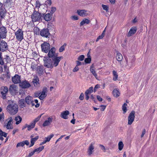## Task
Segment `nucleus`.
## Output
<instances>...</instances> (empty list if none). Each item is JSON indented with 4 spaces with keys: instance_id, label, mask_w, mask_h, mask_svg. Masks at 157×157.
I'll list each match as a JSON object with an SVG mask.
<instances>
[{
    "instance_id": "obj_1",
    "label": "nucleus",
    "mask_w": 157,
    "mask_h": 157,
    "mask_svg": "<svg viewBox=\"0 0 157 157\" xmlns=\"http://www.w3.org/2000/svg\"><path fill=\"white\" fill-rule=\"evenodd\" d=\"M62 56L55 57L52 58V60L48 57H44L43 60L44 62V66L48 68H52L54 67H56L60 60L62 59Z\"/></svg>"
},
{
    "instance_id": "obj_2",
    "label": "nucleus",
    "mask_w": 157,
    "mask_h": 157,
    "mask_svg": "<svg viewBox=\"0 0 157 157\" xmlns=\"http://www.w3.org/2000/svg\"><path fill=\"white\" fill-rule=\"evenodd\" d=\"M7 110L11 114L14 115L18 111V105L15 102H12L8 105L7 108Z\"/></svg>"
},
{
    "instance_id": "obj_3",
    "label": "nucleus",
    "mask_w": 157,
    "mask_h": 157,
    "mask_svg": "<svg viewBox=\"0 0 157 157\" xmlns=\"http://www.w3.org/2000/svg\"><path fill=\"white\" fill-rule=\"evenodd\" d=\"M10 61V59L8 56H6V58L2 59V53L0 52V64L4 65V69L7 68V63Z\"/></svg>"
},
{
    "instance_id": "obj_4",
    "label": "nucleus",
    "mask_w": 157,
    "mask_h": 157,
    "mask_svg": "<svg viewBox=\"0 0 157 157\" xmlns=\"http://www.w3.org/2000/svg\"><path fill=\"white\" fill-rule=\"evenodd\" d=\"M41 14L37 11L34 12L31 16L32 20L33 22H39L41 20Z\"/></svg>"
},
{
    "instance_id": "obj_5",
    "label": "nucleus",
    "mask_w": 157,
    "mask_h": 157,
    "mask_svg": "<svg viewBox=\"0 0 157 157\" xmlns=\"http://www.w3.org/2000/svg\"><path fill=\"white\" fill-rule=\"evenodd\" d=\"M15 35L18 41H21L23 38V32L21 29H18Z\"/></svg>"
},
{
    "instance_id": "obj_6",
    "label": "nucleus",
    "mask_w": 157,
    "mask_h": 157,
    "mask_svg": "<svg viewBox=\"0 0 157 157\" xmlns=\"http://www.w3.org/2000/svg\"><path fill=\"white\" fill-rule=\"evenodd\" d=\"M42 51L47 53L48 52L50 49V44L46 42H44L41 45Z\"/></svg>"
},
{
    "instance_id": "obj_7",
    "label": "nucleus",
    "mask_w": 157,
    "mask_h": 157,
    "mask_svg": "<svg viewBox=\"0 0 157 157\" xmlns=\"http://www.w3.org/2000/svg\"><path fill=\"white\" fill-rule=\"evenodd\" d=\"M77 13L82 17H86L90 14V12L85 10H77Z\"/></svg>"
},
{
    "instance_id": "obj_8",
    "label": "nucleus",
    "mask_w": 157,
    "mask_h": 157,
    "mask_svg": "<svg viewBox=\"0 0 157 157\" xmlns=\"http://www.w3.org/2000/svg\"><path fill=\"white\" fill-rule=\"evenodd\" d=\"M9 91L12 94H15L18 93V88L15 85L12 84L10 86L9 89Z\"/></svg>"
},
{
    "instance_id": "obj_9",
    "label": "nucleus",
    "mask_w": 157,
    "mask_h": 157,
    "mask_svg": "<svg viewBox=\"0 0 157 157\" xmlns=\"http://www.w3.org/2000/svg\"><path fill=\"white\" fill-rule=\"evenodd\" d=\"M94 142H92L90 145L87 149V153L89 155H91L94 152Z\"/></svg>"
},
{
    "instance_id": "obj_10",
    "label": "nucleus",
    "mask_w": 157,
    "mask_h": 157,
    "mask_svg": "<svg viewBox=\"0 0 157 157\" xmlns=\"http://www.w3.org/2000/svg\"><path fill=\"white\" fill-rule=\"evenodd\" d=\"M135 112L132 111L129 115L128 119V124L131 125L134 121L135 118Z\"/></svg>"
},
{
    "instance_id": "obj_11",
    "label": "nucleus",
    "mask_w": 157,
    "mask_h": 157,
    "mask_svg": "<svg viewBox=\"0 0 157 157\" xmlns=\"http://www.w3.org/2000/svg\"><path fill=\"white\" fill-rule=\"evenodd\" d=\"M56 49L54 48H52L51 49H50L48 52V56L49 57H48L50 58L53 57V58L57 57V55L56 53Z\"/></svg>"
},
{
    "instance_id": "obj_12",
    "label": "nucleus",
    "mask_w": 157,
    "mask_h": 157,
    "mask_svg": "<svg viewBox=\"0 0 157 157\" xmlns=\"http://www.w3.org/2000/svg\"><path fill=\"white\" fill-rule=\"evenodd\" d=\"M48 90L46 87H44L41 92H40V95L39 98L40 100H43L46 98L47 95Z\"/></svg>"
},
{
    "instance_id": "obj_13",
    "label": "nucleus",
    "mask_w": 157,
    "mask_h": 157,
    "mask_svg": "<svg viewBox=\"0 0 157 157\" xmlns=\"http://www.w3.org/2000/svg\"><path fill=\"white\" fill-rule=\"evenodd\" d=\"M8 47L7 43L5 41H2L0 44V51H5L8 49Z\"/></svg>"
},
{
    "instance_id": "obj_14",
    "label": "nucleus",
    "mask_w": 157,
    "mask_h": 157,
    "mask_svg": "<svg viewBox=\"0 0 157 157\" xmlns=\"http://www.w3.org/2000/svg\"><path fill=\"white\" fill-rule=\"evenodd\" d=\"M7 32L6 29L5 27L3 26L0 27V35L2 38H4L6 37Z\"/></svg>"
},
{
    "instance_id": "obj_15",
    "label": "nucleus",
    "mask_w": 157,
    "mask_h": 157,
    "mask_svg": "<svg viewBox=\"0 0 157 157\" xmlns=\"http://www.w3.org/2000/svg\"><path fill=\"white\" fill-rule=\"evenodd\" d=\"M1 94L2 97L3 99H5L6 94L8 91V88L6 86L2 87H1Z\"/></svg>"
},
{
    "instance_id": "obj_16",
    "label": "nucleus",
    "mask_w": 157,
    "mask_h": 157,
    "mask_svg": "<svg viewBox=\"0 0 157 157\" xmlns=\"http://www.w3.org/2000/svg\"><path fill=\"white\" fill-rule=\"evenodd\" d=\"M7 123L6 124V127L7 129H11L13 128L12 124L13 123L12 121L13 120L11 117H9L7 120Z\"/></svg>"
},
{
    "instance_id": "obj_17",
    "label": "nucleus",
    "mask_w": 157,
    "mask_h": 157,
    "mask_svg": "<svg viewBox=\"0 0 157 157\" xmlns=\"http://www.w3.org/2000/svg\"><path fill=\"white\" fill-rule=\"evenodd\" d=\"M40 34L42 36L46 37H48V36L50 35V33L49 31L47 29H44L41 30L40 32Z\"/></svg>"
},
{
    "instance_id": "obj_18",
    "label": "nucleus",
    "mask_w": 157,
    "mask_h": 157,
    "mask_svg": "<svg viewBox=\"0 0 157 157\" xmlns=\"http://www.w3.org/2000/svg\"><path fill=\"white\" fill-rule=\"evenodd\" d=\"M52 118L51 117H48L44 122L43 126L44 127L49 126L52 121Z\"/></svg>"
},
{
    "instance_id": "obj_19",
    "label": "nucleus",
    "mask_w": 157,
    "mask_h": 157,
    "mask_svg": "<svg viewBox=\"0 0 157 157\" xmlns=\"http://www.w3.org/2000/svg\"><path fill=\"white\" fill-rule=\"evenodd\" d=\"M35 125L32 122L29 125L27 124H25L24 126H23L22 130H24L27 128L28 130V131H30L34 128Z\"/></svg>"
},
{
    "instance_id": "obj_20",
    "label": "nucleus",
    "mask_w": 157,
    "mask_h": 157,
    "mask_svg": "<svg viewBox=\"0 0 157 157\" xmlns=\"http://www.w3.org/2000/svg\"><path fill=\"white\" fill-rule=\"evenodd\" d=\"M12 80L13 82L15 84L18 83L21 81L20 77L17 75H16L13 77Z\"/></svg>"
},
{
    "instance_id": "obj_21",
    "label": "nucleus",
    "mask_w": 157,
    "mask_h": 157,
    "mask_svg": "<svg viewBox=\"0 0 157 157\" xmlns=\"http://www.w3.org/2000/svg\"><path fill=\"white\" fill-rule=\"evenodd\" d=\"M20 86L22 88H26L29 87L31 85L29 83L26 81H23L21 82Z\"/></svg>"
},
{
    "instance_id": "obj_22",
    "label": "nucleus",
    "mask_w": 157,
    "mask_h": 157,
    "mask_svg": "<svg viewBox=\"0 0 157 157\" xmlns=\"http://www.w3.org/2000/svg\"><path fill=\"white\" fill-rule=\"evenodd\" d=\"M26 102L28 105L32 104V106L35 105L33 100V98L30 96H28L25 98Z\"/></svg>"
},
{
    "instance_id": "obj_23",
    "label": "nucleus",
    "mask_w": 157,
    "mask_h": 157,
    "mask_svg": "<svg viewBox=\"0 0 157 157\" xmlns=\"http://www.w3.org/2000/svg\"><path fill=\"white\" fill-rule=\"evenodd\" d=\"M137 29L136 27H132L130 30L127 34V36L130 37L134 34L136 32Z\"/></svg>"
},
{
    "instance_id": "obj_24",
    "label": "nucleus",
    "mask_w": 157,
    "mask_h": 157,
    "mask_svg": "<svg viewBox=\"0 0 157 157\" xmlns=\"http://www.w3.org/2000/svg\"><path fill=\"white\" fill-rule=\"evenodd\" d=\"M90 71L93 75L97 79H98L97 77V74L96 73L95 71V69L94 66L93 64H92L90 67Z\"/></svg>"
},
{
    "instance_id": "obj_25",
    "label": "nucleus",
    "mask_w": 157,
    "mask_h": 157,
    "mask_svg": "<svg viewBox=\"0 0 157 157\" xmlns=\"http://www.w3.org/2000/svg\"><path fill=\"white\" fill-rule=\"evenodd\" d=\"M69 114V111L67 110L64 111H63L60 114V117H61L66 119L68 118L67 115Z\"/></svg>"
},
{
    "instance_id": "obj_26",
    "label": "nucleus",
    "mask_w": 157,
    "mask_h": 157,
    "mask_svg": "<svg viewBox=\"0 0 157 157\" xmlns=\"http://www.w3.org/2000/svg\"><path fill=\"white\" fill-rule=\"evenodd\" d=\"M113 94L114 97L117 98L120 96V92L118 89H115L113 91Z\"/></svg>"
},
{
    "instance_id": "obj_27",
    "label": "nucleus",
    "mask_w": 157,
    "mask_h": 157,
    "mask_svg": "<svg viewBox=\"0 0 157 157\" xmlns=\"http://www.w3.org/2000/svg\"><path fill=\"white\" fill-rule=\"evenodd\" d=\"M30 137L31 138V145L30 146V147L34 145L35 142L39 138V136H36L34 138H33V135H31Z\"/></svg>"
},
{
    "instance_id": "obj_28",
    "label": "nucleus",
    "mask_w": 157,
    "mask_h": 157,
    "mask_svg": "<svg viewBox=\"0 0 157 157\" xmlns=\"http://www.w3.org/2000/svg\"><path fill=\"white\" fill-rule=\"evenodd\" d=\"M38 82L39 79L37 77H36L33 79L32 82L35 87H37L39 86V83Z\"/></svg>"
},
{
    "instance_id": "obj_29",
    "label": "nucleus",
    "mask_w": 157,
    "mask_h": 157,
    "mask_svg": "<svg viewBox=\"0 0 157 157\" xmlns=\"http://www.w3.org/2000/svg\"><path fill=\"white\" fill-rule=\"evenodd\" d=\"M116 59L119 62H121L123 59V57L122 54L119 52H117L116 56Z\"/></svg>"
},
{
    "instance_id": "obj_30",
    "label": "nucleus",
    "mask_w": 157,
    "mask_h": 157,
    "mask_svg": "<svg viewBox=\"0 0 157 157\" xmlns=\"http://www.w3.org/2000/svg\"><path fill=\"white\" fill-rule=\"evenodd\" d=\"M36 70L38 74L40 75L43 74L44 73V70L42 67L39 66L37 67V69Z\"/></svg>"
},
{
    "instance_id": "obj_31",
    "label": "nucleus",
    "mask_w": 157,
    "mask_h": 157,
    "mask_svg": "<svg viewBox=\"0 0 157 157\" xmlns=\"http://www.w3.org/2000/svg\"><path fill=\"white\" fill-rule=\"evenodd\" d=\"M52 18V16L51 14H46L44 17V19L46 21H49L51 20Z\"/></svg>"
},
{
    "instance_id": "obj_32",
    "label": "nucleus",
    "mask_w": 157,
    "mask_h": 157,
    "mask_svg": "<svg viewBox=\"0 0 157 157\" xmlns=\"http://www.w3.org/2000/svg\"><path fill=\"white\" fill-rule=\"evenodd\" d=\"M90 23V21L88 19L84 18L82 20L80 23V26L84 25L85 24H88Z\"/></svg>"
},
{
    "instance_id": "obj_33",
    "label": "nucleus",
    "mask_w": 157,
    "mask_h": 157,
    "mask_svg": "<svg viewBox=\"0 0 157 157\" xmlns=\"http://www.w3.org/2000/svg\"><path fill=\"white\" fill-rule=\"evenodd\" d=\"M14 120L16 121V124L17 125L21 122L22 121V118L21 117L18 116L15 117Z\"/></svg>"
},
{
    "instance_id": "obj_34",
    "label": "nucleus",
    "mask_w": 157,
    "mask_h": 157,
    "mask_svg": "<svg viewBox=\"0 0 157 157\" xmlns=\"http://www.w3.org/2000/svg\"><path fill=\"white\" fill-rule=\"evenodd\" d=\"M127 104L126 103H124L122 107V109L123 111V113H125L127 111Z\"/></svg>"
},
{
    "instance_id": "obj_35",
    "label": "nucleus",
    "mask_w": 157,
    "mask_h": 157,
    "mask_svg": "<svg viewBox=\"0 0 157 157\" xmlns=\"http://www.w3.org/2000/svg\"><path fill=\"white\" fill-rule=\"evenodd\" d=\"M113 80L114 81H116L117 80L118 77L117 73V72L115 71H113Z\"/></svg>"
},
{
    "instance_id": "obj_36",
    "label": "nucleus",
    "mask_w": 157,
    "mask_h": 157,
    "mask_svg": "<svg viewBox=\"0 0 157 157\" xmlns=\"http://www.w3.org/2000/svg\"><path fill=\"white\" fill-rule=\"evenodd\" d=\"M126 62L127 63V68H130L133 65V62L132 61L131 62L128 63L127 59H125Z\"/></svg>"
},
{
    "instance_id": "obj_37",
    "label": "nucleus",
    "mask_w": 157,
    "mask_h": 157,
    "mask_svg": "<svg viewBox=\"0 0 157 157\" xmlns=\"http://www.w3.org/2000/svg\"><path fill=\"white\" fill-rule=\"evenodd\" d=\"M35 9H37L39 11L40 10H39L40 6H41V4L40 2L38 1H36L35 3Z\"/></svg>"
},
{
    "instance_id": "obj_38",
    "label": "nucleus",
    "mask_w": 157,
    "mask_h": 157,
    "mask_svg": "<svg viewBox=\"0 0 157 157\" xmlns=\"http://www.w3.org/2000/svg\"><path fill=\"white\" fill-rule=\"evenodd\" d=\"M124 145L122 142L120 141L118 144V149L119 150L121 151L124 147Z\"/></svg>"
},
{
    "instance_id": "obj_39",
    "label": "nucleus",
    "mask_w": 157,
    "mask_h": 157,
    "mask_svg": "<svg viewBox=\"0 0 157 157\" xmlns=\"http://www.w3.org/2000/svg\"><path fill=\"white\" fill-rule=\"evenodd\" d=\"M44 149V146H42L36 149L34 151L35 153L36 152L37 153H39V152L42 151Z\"/></svg>"
},
{
    "instance_id": "obj_40",
    "label": "nucleus",
    "mask_w": 157,
    "mask_h": 157,
    "mask_svg": "<svg viewBox=\"0 0 157 157\" xmlns=\"http://www.w3.org/2000/svg\"><path fill=\"white\" fill-rule=\"evenodd\" d=\"M93 91V88L92 87H90L88 90H87L85 93V94H90Z\"/></svg>"
},
{
    "instance_id": "obj_41",
    "label": "nucleus",
    "mask_w": 157,
    "mask_h": 157,
    "mask_svg": "<svg viewBox=\"0 0 157 157\" xmlns=\"http://www.w3.org/2000/svg\"><path fill=\"white\" fill-rule=\"evenodd\" d=\"M38 67L39 66H37V65L33 63H32L31 65V68L33 71L36 70Z\"/></svg>"
},
{
    "instance_id": "obj_42",
    "label": "nucleus",
    "mask_w": 157,
    "mask_h": 157,
    "mask_svg": "<svg viewBox=\"0 0 157 157\" xmlns=\"http://www.w3.org/2000/svg\"><path fill=\"white\" fill-rule=\"evenodd\" d=\"M54 136L53 134H52L47 137H45L44 139L47 142H49L51 139Z\"/></svg>"
},
{
    "instance_id": "obj_43",
    "label": "nucleus",
    "mask_w": 157,
    "mask_h": 157,
    "mask_svg": "<svg viewBox=\"0 0 157 157\" xmlns=\"http://www.w3.org/2000/svg\"><path fill=\"white\" fill-rule=\"evenodd\" d=\"M102 7L103 9L104 10H105V11L106 12H107L109 10V7L108 6L105 5L104 4H102Z\"/></svg>"
},
{
    "instance_id": "obj_44",
    "label": "nucleus",
    "mask_w": 157,
    "mask_h": 157,
    "mask_svg": "<svg viewBox=\"0 0 157 157\" xmlns=\"http://www.w3.org/2000/svg\"><path fill=\"white\" fill-rule=\"evenodd\" d=\"M41 117V115H40V116L38 117H36V118H35L34 120V121L33 122H32L35 125L36 123L40 120Z\"/></svg>"
},
{
    "instance_id": "obj_45",
    "label": "nucleus",
    "mask_w": 157,
    "mask_h": 157,
    "mask_svg": "<svg viewBox=\"0 0 157 157\" xmlns=\"http://www.w3.org/2000/svg\"><path fill=\"white\" fill-rule=\"evenodd\" d=\"M52 3V2L51 0H47L45 2V4L47 6H50Z\"/></svg>"
},
{
    "instance_id": "obj_46",
    "label": "nucleus",
    "mask_w": 157,
    "mask_h": 157,
    "mask_svg": "<svg viewBox=\"0 0 157 157\" xmlns=\"http://www.w3.org/2000/svg\"><path fill=\"white\" fill-rule=\"evenodd\" d=\"M19 104H20L21 106L22 107H25V104H24V101L23 99H21L19 101Z\"/></svg>"
},
{
    "instance_id": "obj_47",
    "label": "nucleus",
    "mask_w": 157,
    "mask_h": 157,
    "mask_svg": "<svg viewBox=\"0 0 157 157\" xmlns=\"http://www.w3.org/2000/svg\"><path fill=\"white\" fill-rule=\"evenodd\" d=\"M25 145V143L23 141L18 143L16 147H23Z\"/></svg>"
},
{
    "instance_id": "obj_48",
    "label": "nucleus",
    "mask_w": 157,
    "mask_h": 157,
    "mask_svg": "<svg viewBox=\"0 0 157 157\" xmlns=\"http://www.w3.org/2000/svg\"><path fill=\"white\" fill-rule=\"evenodd\" d=\"M4 114L3 113H0V122H2L4 119Z\"/></svg>"
},
{
    "instance_id": "obj_49",
    "label": "nucleus",
    "mask_w": 157,
    "mask_h": 157,
    "mask_svg": "<svg viewBox=\"0 0 157 157\" xmlns=\"http://www.w3.org/2000/svg\"><path fill=\"white\" fill-rule=\"evenodd\" d=\"M104 36V33H102L101 35L99 36L98 37L96 40V41L97 42L99 40L102 39Z\"/></svg>"
},
{
    "instance_id": "obj_50",
    "label": "nucleus",
    "mask_w": 157,
    "mask_h": 157,
    "mask_svg": "<svg viewBox=\"0 0 157 157\" xmlns=\"http://www.w3.org/2000/svg\"><path fill=\"white\" fill-rule=\"evenodd\" d=\"M40 92H35L34 94L33 95V97H34V98H36V97H39V96H40Z\"/></svg>"
},
{
    "instance_id": "obj_51",
    "label": "nucleus",
    "mask_w": 157,
    "mask_h": 157,
    "mask_svg": "<svg viewBox=\"0 0 157 157\" xmlns=\"http://www.w3.org/2000/svg\"><path fill=\"white\" fill-rule=\"evenodd\" d=\"M33 101V103L35 104L34 103V102H35V103L36 104V105H35L36 107L37 108L39 106L40 104L38 103V101L36 99V100H34V101Z\"/></svg>"
},
{
    "instance_id": "obj_52",
    "label": "nucleus",
    "mask_w": 157,
    "mask_h": 157,
    "mask_svg": "<svg viewBox=\"0 0 157 157\" xmlns=\"http://www.w3.org/2000/svg\"><path fill=\"white\" fill-rule=\"evenodd\" d=\"M56 8L55 7H52L51 8L50 12L51 13H53L56 11Z\"/></svg>"
},
{
    "instance_id": "obj_53",
    "label": "nucleus",
    "mask_w": 157,
    "mask_h": 157,
    "mask_svg": "<svg viewBox=\"0 0 157 157\" xmlns=\"http://www.w3.org/2000/svg\"><path fill=\"white\" fill-rule=\"evenodd\" d=\"M71 19L73 20H78V17L77 16L75 15H73L71 17Z\"/></svg>"
},
{
    "instance_id": "obj_54",
    "label": "nucleus",
    "mask_w": 157,
    "mask_h": 157,
    "mask_svg": "<svg viewBox=\"0 0 157 157\" xmlns=\"http://www.w3.org/2000/svg\"><path fill=\"white\" fill-rule=\"evenodd\" d=\"M91 61V59L90 58H88L85 59V62L86 63H90Z\"/></svg>"
},
{
    "instance_id": "obj_55",
    "label": "nucleus",
    "mask_w": 157,
    "mask_h": 157,
    "mask_svg": "<svg viewBox=\"0 0 157 157\" xmlns=\"http://www.w3.org/2000/svg\"><path fill=\"white\" fill-rule=\"evenodd\" d=\"M99 146V147L101 148V150L103 151H104V152L105 151L106 149H105V146L104 145H101V144H100Z\"/></svg>"
},
{
    "instance_id": "obj_56",
    "label": "nucleus",
    "mask_w": 157,
    "mask_h": 157,
    "mask_svg": "<svg viewBox=\"0 0 157 157\" xmlns=\"http://www.w3.org/2000/svg\"><path fill=\"white\" fill-rule=\"evenodd\" d=\"M84 58V56L83 55L80 56L78 58V60L80 61H82Z\"/></svg>"
},
{
    "instance_id": "obj_57",
    "label": "nucleus",
    "mask_w": 157,
    "mask_h": 157,
    "mask_svg": "<svg viewBox=\"0 0 157 157\" xmlns=\"http://www.w3.org/2000/svg\"><path fill=\"white\" fill-rule=\"evenodd\" d=\"M65 49V46L64 45H63L60 48L59 51L60 52H62L63 51H64Z\"/></svg>"
},
{
    "instance_id": "obj_58",
    "label": "nucleus",
    "mask_w": 157,
    "mask_h": 157,
    "mask_svg": "<svg viewBox=\"0 0 157 157\" xmlns=\"http://www.w3.org/2000/svg\"><path fill=\"white\" fill-rule=\"evenodd\" d=\"M100 110L101 111H104L106 107V106L105 105H101L100 106Z\"/></svg>"
},
{
    "instance_id": "obj_59",
    "label": "nucleus",
    "mask_w": 157,
    "mask_h": 157,
    "mask_svg": "<svg viewBox=\"0 0 157 157\" xmlns=\"http://www.w3.org/2000/svg\"><path fill=\"white\" fill-rule=\"evenodd\" d=\"M145 132H146V130L145 129H144L143 130V131H142V134L141 135V138H142L144 137V134H145Z\"/></svg>"
},
{
    "instance_id": "obj_60",
    "label": "nucleus",
    "mask_w": 157,
    "mask_h": 157,
    "mask_svg": "<svg viewBox=\"0 0 157 157\" xmlns=\"http://www.w3.org/2000/svg\"><path fill=\"white\" fill-rule=\"evenodd\" d=\"M79 69L78 67L77 66H76L73 69V72H76L78 71Z\"/></svg>"
},
{
    "instance_id": "obj_61",
    "label": "nucleus",
    "mask_w": 157,
    "mask_h": 157,
    "mask_svg": "<svg viewBox=\"0 0 157 157\" xmlns=\"http://www.w3.org/2000/svg\"><path fill=\"white\" fill-rule=\"evenodd\" d=\"M100 86L99 85H98V84L96 85L94 87V91L95 92L96 91L97 89L100 88Z\"/></svg>"
},
{
    "instance_id": "obj_62",
    "label": "nucleus",
    "mask_w": 157,
    "mask_h": 157,
    "mask_svg": "<svg viewBox=\"0 0 157 157\" xmlns=\"http://www.w3.org/2000/svg\"><path fill=\"white\" fill-rule=\"evenodd\" d=\"M79 99L81 100H82L84 98V94L83 93H81L79 96Z\"/></svg>"
},
{
    "instance_id": "obj_63",
    "label": "nucleus",
    "mask_w": 157,
    "mask_h": 157,
    "mask_svg": "<svg viewBox=\"0 0 157 157\" xmlns=\"http://www.w3.org/2000/svg\"><path fill=\"white\" fill-rule=\"evenodd\" d=\"M98 100L100 101H102V99L98 95L97 97Z\"/></svg>"
},
{
    "instance_id": "obj_64",
    "label": "nucleus",
    "mask_w": 157,
    "mask_h": 157,
    "mask_svg": "<svg viewBox=\"0 0 157 157\" xmlns=\"http://www.w3.org/2000/svg\"><path fill=\"white\" fill-rule=\"evenodd\" d=\"M35 153V152H34V151H33L29 153V156H31L33 155Z\"/></svg>"
}]
</instances>
